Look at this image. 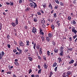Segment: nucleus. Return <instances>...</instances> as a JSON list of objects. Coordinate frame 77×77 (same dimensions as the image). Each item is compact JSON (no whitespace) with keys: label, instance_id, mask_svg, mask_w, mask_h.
Masks as SVG:
<instances>
[{"label":"nucleus","instance_id":"f257e3e1","mask_svg":"<svg viewBox=\"0 0 77 77\" xmlns=\"http://www.w3.org/2000/svg\"><path fill=\"white\" fill-rule=\"evenodd\" d=\"M30 6H31L32 8H36V6H37L36 4L33 2H32V3H30Z\"/></svg>","mask_w":77,"mask_h":77},{"label":"nucleus","instance_id":"f03ea898","mask_svg":"<svg viewBox=\"0 0 77 77\" xmlns=\"http://www.w3.org/2000/svg\"><path fill=\"white\" fill-rule=\"evenodd\" d=\"M19 44L20 46L23 47L25 45V44L23 42L20 41L19 42Z\"/></svg>","mask_w":77,"mask_h":77},{"label":"nucleus","instance_id":"7ed1b4c3","mask_svg":"<svg viewBox=\"0 0 77 77\" xmlns=\"http://www.w3.org/2000/svg\"><path fill=\"white\" fill-rule=\"evenodd\" d=\"M36 29L35 28V27H33V28L32 29V32L33 33H35V32H36Z\"/></svg>","mask_w":77,"mask_h":77},{"label":"nucleus","instance_id":"20e7f679","mask_svg":"<svg viewBox=\"0 0 77 77\" xmlns=\"http://www.w3.org/2000/svg\"><path fill=\"white\" fill-rule=\"evenodd\" d=\"M15 23L16 25H18V18H17L16 19V20L15 21Z\"/></svg>","mask_w":77,"mask_h":77},{"label":"nucleus","instance_id":"39448f33","mask_svg":"<svg viewBox=\"0 0 77 77\" xmlns=\"http://www.w3.org/2000/svg\"><path fill=\"white\" fill-rule=\"evenodd\" d=\"M48 6L49 8L51 9H53V7H52V5H51V3H49V5Z\"/></svg>","mask_w":77,"mask_h":77},{"label":"nucleus","instance_id":"423d86ee","mask_svg":"<svg viewBox=\"0 0 77 77\" xmlns=\"http://www.w3.org/2000/svg\"><path fill=\"white\" fill-rule=\"evenodd\" d=\"M41 68V67L39 65V74H41V71H42V69H40Z\"/></svg>","mask_w":77,"mask_h":77},{"label":"nucleus","instance_id":"0eeeda50","mask_svg":"<svg viewBox=\"0 0 77 77\" xmlns=\"http://www.w3.org/2000/svg\"><path fill=\"white\" fill-rule=\"evenodd\" d=\"M11 25H12L13 27H15L16 26V23H15L12 22L11 23Z\"/></svg>","mask_w":77,"mask_h":77},{"label":"nucleus","instance_id":"6e6552de","mask_svg":"<svg viewBox=\"0 0 77 77\" xmlns=\"http://www.w3.org/2000/svg\"><path fill=\"white\" fill-rule=\"evenodd\" d=\"M46 5H47V4L45 3H44L42 5L43 7H44V8H46V7H47Z\"/></svg>","mask_w":77,"mask_h":77},{"label":"nucleus","instance_id":"1a4fd4ad","mask_svg":"<svg viewBox=\"0 0 77 77\" xmlns=\"http://www.w3.org/2000/svg\"><path fill=\"white\" fill-rule=\"evenodd\" d=\"M63 77H69V76H68V75H66V74H65V73H63Z\"/></svg>","mask_w":77,"mask_h":77},{"label":"nucleus","instance_id":"9d476101","mask_svg":"<svg viewBox=\"0 0 77 77\" xmlns=\"http://www.w3.org/2000/svg\"><path fill=\"white\" fill-rule=\"evenodd\" d=\"M44 66L45 69H47V67H48V66L47 65L46 63H45L44 65Z\"/></svg>","mask_w":77,"mask_h":77},{"label":"nucleus","instance_id":"9b49d317","mask_svg":"<svg viewBox=\"0 0 77 77\" xmlns=\"http://www.w3.org/2000/svg\"><path fill=\"white\" fill-rule=\"evenodd\" d=\"M60 53L59 54L60 56H63V51H60Z\"/></svg>","mask_w":77,"mask_h":77},{"label":"nucleus","instance_id":"f8f14e48","mask_svg":"<svg viewBox=\"0 0 77 77\" xmlns=\"http://www.w3.org/2000/svg\"><path fill=\"white\" fill-rule=\"evenodd\" d=\"M14 63L16 65H17V66H20V64L18 62H14Z\"/></svg>","mask_w":77,"mask_h":77},{"label":"nucleus","instance_id":"ddd939ff","mask_svg":"<svg viewBox=\"0 0 77 77\" xmlns=\"http://www.w3.org/2000/svg\"><path fill=\"white\" fill-rule=\"evenodd\" d=\"M56 65H57V63H56V62H54L52 66L53 67H55V66H56Z\"/></svg>","mask_w":77,"mask_h":77},{"label":"nucleus","instance_id":"4468645a","mask_svg":"<svg viewBox=\"0 0 77 77\" xmlns=\"http://www.w3.org/2000/svg\"><path fill=\"white\" fill-rule=\"evenodd\" d=\"M41 23L42 24H45V21L44 20H42L41 21Z\"/></svg>","mask_w":77,"mask_h":77},{"label":"nucleus","instance_id":"2eb2a0df","mask_svg":"<svg viewBox=\"0 0 77 77\" xmlns=\"http://www.w3.org/2000/svg\"><path fill=\"white\" fill-rule=\"evenodd\" d=\"M66 74L68 75H71V72L70 71L67 72L66 73Z\"/></svg>","mask_w":77,"mask_h":77},{"label":"nucleus","instance_id":"dca6fc26","mask_svg":"<svg viewBox=\"0 0 77 77\" xmlns=\"http://www.w3.org/2000/svg\"><path fill=\"white\" fill-rule=\"evenodd\" d=\"M60 51H63V47H61V48H60Z\"/></svg>","mask_w":77,"mask_h":77},{"label":"nucleus","instance_id":"f3484780","mask_svg":"<svg viewBox=\"0 0 77 77\" xmlns=\"http://www.w3.org/2000/svg\"><path fill=\"white\" fill-rule=\"evenodd\" d=\"M59 8V5H57L54 7V9H57V8Z\"/></svg>","mask_w":77,"mask_h":77},{"label":"nucleus","instance_id":"a211bd4d","mask_svg":"<svg viewBox=\"0 0 77 77\" xmlns=\"http://www.w3.org/2000/svg\"><path fill=\"white\" fill-rule=\"evenodd\" d=\"M48 36L49 37V38H51V37L53 36V35H52V34L49 33L48 34Z\"/></svg>","mask_w":77,"mask_h":77},{"label":"nucleus","instance_id":"6ab92c4d","mask_svg":"<svg viewBox=\"0 0 77 77\" xmlns=\"http://www.w3.org/2000/svg\"><path fill=\"white\" fill-rule=\"evenodd\" d=\"M58 51H59V50L58 49H54V51L55 52V53H57L58 52Z\"/></svg>","mask_w":77,"mask_h":77},{"label":"nucleus","instance_id":"aec40b11","mask_svg":"<svg viewBox=\"0 0 77 77\" xmlns=\"http://www.w3.org/2000/svg\"><path fill=\"white\" fill-rule=\"evenodd\" d=\"M26 45H27V46H29V41L27 40L26 42Z\"/></svg>","mask_w":77,"mask_h":77},{"label":"nucleus","instance_id":"412c9836","mask_svg":"<svg viewBox=\"0 0 77 77\" xmlns=\"http://www.w3.org/2000/svg\"><path fill=\"white\" fill-rule=\"evenodd\" d=\"M25 50L26 52H27L28 51H29V49L28 48L26 47L25 49Z\"/></svg>","mask_w":77,"mask_h":77},{"label":"nucleus","instance_id":"4be33fe9","mask_svg":"<svg viewBox=\"0 0 77 77\" xmlns=\"http://www.w3.org/2000/svg\"><path fill=\"white\" fill-rule=\"evenodd\" d=\"M74 62V60H71L70 61H69V64L72 63H73V62Z\"/></svg>","mask_w":77,"mask_h":77},{"label":"nucleus","instance_id":"5701e85b","mask_svg":"<svg viewBox=\"0 0 77 77\" xmlns=\"http://www.w3.org/2000/svg\"><path fill=\"white\" fill-rule=\"evenodd\" d=\"M25 11L26 12H27V11H30V8L29 7L27 8Z\"/></svg>","mask_w":77,"mask_h":77},{"label":"nucleus","instance_id":"b1692460","mask_svg":"<svg viewBox=\"0 0 77 77\" xmlns=\"http://www.w3.org/2000/svg\"><path fill=\"white\" fill-rule=\"evenodd\" d=\"M55 2L56 3L57 5H59V1L58 0H55Z\"/></svg>","mask_w":77,"mask_h":77},{"label":"nucleus","instance_id":"393cba45","mask_svg":"<svg viewBox=\"0 0 77 77\" xmlns=\"http://www.w3.org/2000/svg\"><path fill=\"white\" fill-rule=\"evenodd\" d=\"M28 59H29V60L30 61H32V57H28Z\"/></svg>","mask_w":77,"mask_h":77},{"label":"nucleus","instance_id":"a878e982","mask_svg":"<svg viewBox=\"0 0 77 77\" xmlns=\"http://www.w3.org/2000/svg\"><path fill=\"white\" fill-rule=\"evenodd\" d=\"M41 48L40 49V52H39V54H42V51Z\"/></svg>","mask_w":77,"mask_h":77},{"label":"nucleus","instance_id":"bb28decb","mask_svg":"<svg viewBox=\"0 0 77 77\" xmlns=\"http://www.w3.org/2000/svg\"><path fill=\"white\" fill-rule=\"evenodd\" d=\"M58 60L59 61V62H62V60H61V58L60 57L58 58Z\"/></svg>","mask_w":77,"mask_h":77},{"label":"nucleus","instance_id":"cd10ccee","mask_svg":"<svg viewBox=\"0 0 77 77\" xmlns=\"http://www.w3.org/2000/svg\"><path fill=\"white\" fill-rule=\"evenodd\" d=\"M32 72V70L31 69H29V72L28 73V74H30L31 72Z\"/></svg>","mask_w":77,"mask_h":77},{"label":"nucleus","instance_id":"c85d7f7f","mask_svg":"<svg viewBox=\"0 0 77 77\" xmlns=\"http://www.w3.org/2000/svg\"><path fill=\"white\" fill-rule=\"evenodd\" d=\"M7 38L8 39H9L11 38V36L9 35H8L7 36Z\"/></svg>","mask_w":77,"mask_h":77},{"label":"nucleus","instance_id":"c756f323","mask_svg":"<svg viewBox=\"0 0 77 77\" xmlns=\"http://www.w3.org/2000/svg\"><path fill=\"white\" fill-rule=\"evenodd\" d=\"M10 3L11 6H13L14 5V2H10Z\"/></svg>","mask_w":77,"mask_h":77},{"label":"nucleus","instance_id":"7c9ffc66","mask_svg":"<svg viewBox=\"0 0 77 77\" xmlns=\"http://www.w3.org/2000/svg\"><path fill=\"white\" fill-rule=\"evenodd\" d=\"M46 40L48 42H50V39H49V38L48 37H46Z\"/></svg>","mask_w":77,"mask_h":77},{"label":"nucleus","instance_id":"2f4dec72","mask_svg":"<svg viewBox=\"0 0 77 77\" xmlns=\"http://www.w3.org/2000/svg\"><path fill=\"white\" fill-rule=\"evenodd\" d=\"M44 33L43 31L40 32V35H44Z\"/></svg>","mask_w":77,"mask_h":77},{"label":"nucleus","instance_id":"473e14b6","mask_svg":"<svg viewBox=\"0 0 77 77\" xmlns=\"http://www.w3.org/2000/svg\"><path fill=\"white\" fill-rule=\"evenodd\" d=\"M14 43L15 45H17V42L15 40H14Z\"/></svg>","mask_w":77,"mask_h":77},{"label":"nucleus","instance_id":"72a5a7b5","mask_svg":"<svg viewBox=\"0 0 77 77\" xmlns=\"http://www.w3.org/2000/svg\"><path fill=\"white\" fill-rule=\"evenodd\" d=\"M72 23H73V24H74V25H75V24H76V22H75V21L74 20H73V21Z\"/></svg>","mask_w":77,"mask_h":77},{"label":"nucleus","instance_id":"f704fd0d","mask_svg":"<svg viewBox=\"0 0 77 77\" xmlns=\"http://www.w3.org/2000/svg\"><path fill=\"white\" fill-rule=\"evenodd\" d=\"M50 52L49 51H47V54L48 56H50Z\"/></svg>","mask_w":77,"mask_h":77},{"label":"nucleus","instance_id":"c9c22d12","mask_svg":"<svg viewBox=\"0 0 77 77\" xmlns=\"http://www.w3.org/2000/svg\"><path fill=\"white\" fill-rule=\"evenodd\" d=\"M2 56H4L5 55V52L3 51L2 52Z\"/></svg>","mask_w":77,"mask_h":77},{"label":"nucleus","instance_id":"e433bc0d","mask_svg":"<svg viewBox=\"0 0 77 77\" xmlns=\"http://www.w3.org/2000/svg\"><path fill=\"white\" fill-rule=\"evenodd\" d=\"M52 44H53V45H56V43L54 41L52 42Z\"/></svg>","mask_w":77,"mask_h":77},{"label":"nucleus","instance_id":"4c0bfd02","mask_svg":"<svg viewBox=\"0 0 77 77\" xmlns=\"http://www.w3.org/2000/svg\"><path fill=\"white\" fill-rule=\"evenodd\" d=\"M60 5L61 6H64V5H63V3L62 2H60Z\"/></svg>","mask_w":77,"mask_h":77},{"label":"nucleus","instance_id":"58836bf2","mask_svg":"<svg viewBox=\"0 0 77 77\" xmlns=\"http://www.w3.org/2000/svg\"><path fill=\"white\" fill-rule=\"evenodd\" d=\"M54 18H56L57 17L56 13H54Z\"/></svg>","mask_w":77,"mask_h":77},{"label":"nucleus","instance_id":"ea45409f","mask_svg":"<svg viewBox=\"0 0 77 77\" xmlns=\"http://www.w3.org/2000/svg\"><path fill=\"white\" fill-rule=\"evenodd\" d=\"M7 46L8 48H11V45H9L8 44L7 45Z\"/></svg>","mask_w":77,"mask_h":77},{"label":"nucleus","instance_id":"a19ab883","mask_svg":"<svg viewBox=\"0 0 77 77\" xmlns=\"http://www.w3.org/2000/svg\"><path fill=\"white\" fill-rule=\"evenodd\" d=\"M19 2V3H20V4H21V3H22L23 1H22V0H20Z\"/></svg>","mask_w":77,"mask_h":77},{"label":"nucleus","instance_id":"79ce46f5","mask_svg":"<svg viewBox=\"0 0 77 77\" xmlns=\"http://www.w3.org/2000/svg\"><path fill=\"white\" fill-rule=\"evenodd\" d=\"M53 75V72H50V77H51V75Z\"/></svg>","mask_w":77,"mask_h":77},{"label":"nucleus","instance_id":"37998d69","mask_svg":"<svg viewBox=\"0 0 77 77\" xmlns=\"http://www.w3.org/2000/svg\"><path fill=\"white\" fill-rule=\"evenodd\" d=\"M35 47H36V44H34L33 45V48L35 50Z\"/></svg>","mask_w":77,"mask_h":77},{"label":"nucleus","instance_id":"c03bdc74","mask_svg":"<svg viewBox=\"0 0 77 77\" xmlns=\"http://www.w3.org/2000/svg\"><path fill=\"white\" fill-rule=\"evenodd\" d=\"M57 67H56L54 69V71L55 72L57 71Z\"/></svg>","mask_w":77,"mask_h":77},{"label":"nucleus","instance_id":"a18cd8bd","mask_svg":"<svg viewBox=\"0 0 77 77\" xmlns=\"http://www.w3.org/2000/svg\"><path fill=\"white\" fill-rule=\"evenodd\" d=\"M34 22H36L37 21V19L35 18L34 19Z\"/></svg>","mask_w":77,"mask_h":77},{"label":"nucleus","instance_id":"49530a36","mask_svg":"<svg viewBox=\"0 0 77 77\" xmlns=\"http://www.w3.org/2000/svg\"><path fill=\"white\" fill-rule=\"evenodd\" d=\"M2 24L0 23V30L2 29Z\"/></svg>","mask_w":77,"mask_h":77},{"label":"nucleus","instance_id":"de8ad7c7","mask_svg":"<svg viewBox=\"0 0 77 77\" xmlns=\"http://www.w3.org/2000/svg\"><path fill=\"white\" fill-rule=\"evenodd\" d=\"M76 37H77V35H75L74 36H73V38L74 39H75V38H76Z\"/></svg>","mask_w":77,"mask_h":77},{"label":"nucleus","instance_id":"09e8293b","mask_svg":"<svg viewBox=\"0 0 77 77\" xmlns=\"http://www.w3.org/2000/svg\"><path fill=\"white\" fill-rule=\"evenodd\" d=\"M68 20H70L71 19V17L70 16H68Z\"/></svg>","mask_w":77,"mask_h":77},{"label":"nucleus","instance_id":"8fccbe9b","mask_svg":"<svg viewBox=\"0 0 77 77\" xmlns=\"http://www.w3.org/2000/svg\"><path fill=\"white\" fill-rule=\"evenodd\" d=\"M43 31V30L41 28H40L39 29V32H41Z\"/></svg>","mask_w":77,"mask_h":77},{"label":"nucleus","instance_id":"3c124183","mask_svg":"<svg viewBox=\"0 0 77 77\" xmlns=\"http://www.w3.org/2000/svg\"><path fill=\"white\" fill-rule=\"evenodd\" d=\"M69 39L70 41H72V38H71V37H69Z\"/></svg>","mask_w":77,"mask_h":77},{"label":"nucleus","instance_id":"603ef678","mask_svg":"<svg viewBox=\"0 0 77 77\" xmlns=\"http://www.w3.org/2000/svg\"><path fill=\"white\" fill-rule=\"evenodd\" d=\"M75 30V28L73 27L72 28V32H74V31Z\"/></svg>","mask_w":77,"mask_h":77},{"label":"nucleus","instance_id":"864d4df0","mask_svg":"<svg viewBox=\"0 0 77 77\" xmlns=\"http://www.w3.org/2000/svg\"><path fill=\"white\" fill-rule=\"evenodd\" d=\"M51 27L52 29H54V26L53 25H52Z\"/></svg>","mask_w":77,"mask_h":77},{"label":"nucleus","instance_id":"5fc2aeb1","mask_svg":"<svg viewBox=\"0 0 77 77\" xmlns=\"http://www.w3.org/2000/svg\"><path fill=\"white\" fill-rule=\"evenodd\" d=\"M17 51L16 49H14L13 50V52H14V53H16Z\"/></svg>","mask_w":77,"mask_h":77},{"label":"nucleus","instance_id":"6e6d98bb","mask_svg":"<svg viewBox=\"0 0 77 77\" xmlns=\"http://www.w3.org/2000/svg\"><path fill=\"white\" fill-rule=\"evenodd\" d=\"M7 74H11V72H7Z\"/></svg>","mask_w":77,"mask_h":77},{"label":"nucleus","instance_id":"4d7b16f0","mask_svg":"<svg viewBox=\"0 0 77 77\" xmlns=\"http://www.w3.org/2000/svg\"><path fill=\"white\" fill-rule=\"evenodd\" d=\"M6 4H7V5H10V3H9L8 2H7L6 3Z\"/></svg>","mask_w":77,"mask_h":77},{"label":"nucleus","instance_id":"13d9d810","mask_svg":"<svg viewBox=\"0 0 77 77\" xmlns=\"http://www.w3.org/2000/svg\"><path fill=\"white\" fill-rule=\"evenodd\" d=\"M22 54V52H18V55H20V54Z\"/></svg>","mask_w":77,"mask_h":77},{"label":"nucleus","instance_id":"bf43d9fd","mask_svg":"<svg viewBox=\"0 0 77 77\" xmlns=\"http://www.w3.org/2000/svg\"><path fill=\"white\" fill-rule=\"evenodd\" d=\"M42 27H43V28H45V25L44 24L42 25Z\"/></svg>","mask_w":77,"mask_h":77},{"label":"nucleus","instance_id":"052dcab7","mask_svg":"<svg viewBox=\"0 0 77 77\" xmlns=\"http://www.w3.org/2000/svg\"><path fill=\"white\" fill-rule=\"evenodd\" d=\"M24 28L25 29H27V25L25 26L24 27Z\"/></svg>","mask_w":77,"mask_h":77},{"label":"nucleus","instance_id":"680f3d73","mask_svg":"<svg viewBox=\"0 0 77 77\" xmlns=\"http://www.w3.org/2000/svg\"><path fill=\"white\" fill-rule=\"evenodd\" d=\"M42 39V41H44V38L43 37H41Z\"/></svg>","mask_w":77,"mask_h":77},{"label":"nucleus","instance_id":"e2e57ef3","mask_svg":"<svg viewBox=\"0 0 77 77\" xmlns=\"http://www.w3.org/2000/svg\"><path fill=\"white\" fill-rule=\"evenodd\" d=\"M68 50H70V51H72V50L71 48H68Z\"/></svg>","mask_w":77,"mask_h":77},{"label":"nucleus","instance_id":"0e129e2a","mask_svg":"<svg viewBox=\"0 0 77 77\" xmlns=\"http://www.w3.org/2000/svg\"><path fill=\"white\" fill-rule=\"evenodd\" d=\"M73 32H74V33H75V34H76V33H77V31H76V30H75V31H73Z\"/></svg>","mask_w":77,"mask_h":77},{"label":"nucleus","instance_id":"69168bd1","mask_svg":"<svg viewBox=\"0 0 77 77\" xmlns=\"http://www.w3.org/2000/svg\"><path fill=\"white\" fill-rule=\"evenodd\" d=\"M31 77H35V75H31Z\"/></svg>","mask_w":77,"mask_h":77},{"label":"nucleus","instance_id":"338daca9","mask_svg":"<svg viewBox=\"0 0 77 77\" xmlns=\"http://www.w3.org/2000/svg\"><path fill=\"white\" fill-rule=\"evenodd\" d=\"M13 77H17V76L15 75V74H13Z\"/></svg>","mask_w":77,"mask_h":77},{"label":"nucleus","instance_id":"774afa93","mask_svg":"<svg viewBox=\"0 0 77 77\" xmlns=\"http://www.w3.org/2000/svg\"><path fill=\"white\" fill-rule=\"evenodd\" d=\"M35 77H39V75H36L35 76Z\"/></svg>","mask_w":77,"mask_h":77}]
</instances>
